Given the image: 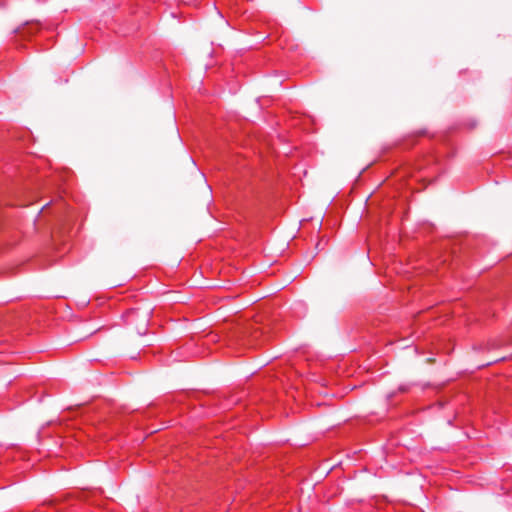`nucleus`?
Returning a JSON list of instances; mask_svg holds the SVG:
<instances>
[{
	"instance_id": "1",
	"label": "nucleus",
	"mask_w": 512,
	"mask_h": 512,
	"mask_svg": "<svg viewBox=\"0 0 512 512\" xmlns=\"http://www.w3.org/2000/svg\"><path fill=\"white\" fill-rule=\"evenodd\" d=\"M150 312H140L139 310H131L127 314V324L136 325V331L139 335H145Z\"/></svg>"
},
{
	"instance_id": "2",
	"label": "nucleus",
	"mask_w": 512,
	"mask_h": 512,
	"mask_svg": "<svg viewBox=\"0 0 512 512\" xmlns=\"http://www.w3.org/2000/svg\"><path fill=\"white\" fill-rule=\"evenodd\" d=\"M216 16H217L216 21H217L219 27L222 29H226L228 27V23H227V21L224 20L222 14L219 11H216Z\"/></svg>"
}]
</instances>
